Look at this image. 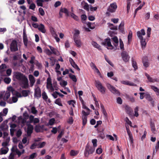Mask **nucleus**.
Here are the masks:
<instances>
[{
  "label": "nucleus",
  "instance_id": "1",
  "mask_svg": "<svg viewBox=\"0 0 159 159\" xmlns=\"http://www.w3.org/2000/svg\"><path fill=\"white\" fill-rule=\"evenodd\" d=\"M95 148L93 147L90 146L87 143L86 145L84 152V155L85 157H88L90 154H92L95 151Z\"/></svg>",
  "mask_w": 159,
  "mask_h": 159
},
{
  "label": "nucleus",
  "instance_id": "2",
  "mask_svg": "<svg viewBox=\"0 0 159 159\" xmlns=\"http://www.w3.org/2000/svg\"><path fill=\"white\" fill-rule=\"evenodd\" d=\"M95 84L96 87L98 89L102 94H104L105 93L106 89L103 86L102 84L98 80H95Z\"/></svg>",
  "mask_w": 159,
  "mask_h": 159
},
{
  "label": "nucleus",
  "instance_id": "3",
  "mask_svg": "<svg viewBox=\"0 0 159 159\" xmlns=\"http://www.w3.org/2000/svg\"><path fill=\"white\" fill-rule=\"evenodd\" d=\"M102 44L105 46H107V48L109 49H112L113 46L111 44V39H106L102 43Z\"/></svg>",
  "mask_w": 159,
  "mask_h": 159
},
{
  "label": "nucleus",
  "instance_id": "4",
  "mask_svg": "<svg viewBox=\"0 0 159 159\" xmlns=\"http://www.w3.org/2000/svg\"><path fill=\"white\" fill-rule=\"evenodd\" d=\"M14 77L17 80L21 81L27 78L23 74L19 72L14 73Z\"/></svg>",
  "mask_w": 159,
  "mask_h": 159
},
{
  "label": "nucleus",
  "instance_id": "5",
  "mask_svg": "<svg viewBox=\"0 0 159 159\" xmlns=\"http://www.w3.org/2000/svg\"><path fill=\"white\" fill-rule=\"evenodd\" d=\"M73 38L74 41L75 43V45L78 48H80L81 47L82 43L79 35L76 34H74Z\"/></svg>",
  "mask_w": 159,
  "mask_h": 159
},
{
  "label": "nucleus",
  "instance_id": "6",
  "mask_svg": "<svg viewBox=\"0 0 159 159\" xmlns=\"http://www.w3.org/2000/svg\"><path fill=\"white\" fill-rule=\"evenodd\" d=\"M107 86L108 89L113 93L118 96L120 95V93L119 91L116 89L114 87L110 84H107Z\"/></svg>",
  "mask_w": 159,
  "mask_h": 159
},
{
  "label": "nucleus",
  "instance_id": "7",
  "mask_svg": "<svg viewBox=\"0 0 159 159\" xmlns=\"http://www.w3.org/2000/svg\"><path fill=\"white\" fill-rule=\"evenodd\" d=\"M10 48L11 52H15L18 50L17 42L16 40H13L12 41L10 44Z\"/></svg>",
  "mask_w": 159,
  "mask_h": 159
},
{
  "label": "nucleus",
  "instance_id": "8",
  "mask_svg": "<svg viewBox=\"0 0 159 159\" xmlns=\"http://www.w3.org/2000/svg\"><path fill=\"white\" fill-rule=\"evenodd\" d=\"M117 8V6L115 3L111 4L109 7L107 11L110 12H113L115 11Z\"/></svg>",
  "mask_w": 159,
  "mask_h": 159
},
{
  "label": "nucleus",
  "instance_id": "9",
  "mask_svg": "<svg viewBox=\"0 0 159 159\" xmlns=\"http://www.w3.org/2000/svg\"><path fill=\"white\" fill-rule=\"evenodd\" d=\"M44 125L38 124L35 126L34 130L36 133L42 132L44 129Z\"/></svg>",
  "mask_w": 159,
  "mask_h": 159
},
{
  "label": "nucleus",
  "instance_id": "10",
  "mask_svg": "<svg viewBox=\"0 0 159 159\" xmlns=\"http://www.w3.org/2000/svg\"><path fill=\"white\" fill-rule=\"evenodd\" d=\"M121 55L123 61L125 62H127L129 60L130 57L126 52L123 51L121 53Z\"/></svg>",
  "mask_w": 159,
  "mask_h": 159
},
{
  "label": "nucleus",
  "instance_id": "11",
  "mask_svg": "<svg viewBox=\"0 0 159 159\" xmlns=\"http://www.w3.org/2000/svg\"><path fill=\"white\" fill-rule=\"evenodd\" d=\"M91 23L89 22H87L85 23L83 27L85 31L87 32H89L90 31V30L89 28H90L91 29H93L94 27H91Z\"/></svg>",
  "mask_w": 159,
  "mask_h": 159
},
{
  "label": "nucleus",
  "instance_id": "12",
  "mask_svg": "<svg viewBox=\"0 0 159 159\" xmlns=\"http://www.w3.org/2000/svg\"><path fill=\"white\" fill-rule=\"evenodd\" d=\"M27 127L26 133L28 136L30 137L33 132L34 129L33 126L31 125H28Z\"/></svg>",
  "mask_w": 159,
  "mask_h": 159
},
{
  "label": "nucleus",
  "instance_id": "13",
  "mask_svg": "<svg viewBox=\"0 0 159 159\" xmlns=\"http://www.w3.org/2000/svg\"><path fill=\"white\" fill-rule=\"evenodd\" d=\"M41 96V91L40 89V88L38 86L37 88L35 89L34 97L38 98H40Z\"/></svg>",
  "mask_w": 159,
  "mask_h": 159
},
{
  "label": "nucleus",
  "instance_id": "14",
  "mask_svg": "<svg viewBox=\"0 0 159 159\" xmlns=\"http://www.w3.org/2000/svg\"><path fill=\"white\" fill-rule=\"evenodd\" d=\"M23 37L24 44L25 47H27L28 43V39L27 36L25 33V29L23 30Z\"/></svg>",
  "mask_w": 159,
  "mask_h": 159
},
{
  "label": "nucleus",
  "instance_id": "15",
  "mask_svg": "<svg viewBox=\"0 0 159 159\" xmlns=\"http://www.w3.org/2000/svg\"><path fill=\"white\" fill-rule=\"evenodd\" d=\"M145 34V31L143 29L137 32V36L140 40L143 39V36Z\"/></svg>",
  "mask_w": 159,
  "mask_h": 159
},
{
  "label": "nucleus",
  "instance_id": "16",
  "mask_svg": "<svg viewBox=\"0 0 159 159\" xmlns=\"http://www.w3.org/2000/svg\"><path fill=\"white\" fill-rule=\"evenodd\" d=\"M48 47L51 51L52 54H53L57 56L60 55V52L57 49L50 45H49Z\"/></svg>",
  "mask_w": 159,
  "mask_h": 159
},
{
  "label": "nucleus",
  "instance_id": "17",
  "mask_svg": "<svg viewBox=\"0 0 159 159\" xmlns=\"http://www.w3.org/2000/svg\"><path fill=\"white\" fill-rule=\"evenodd\" d=\"M29 78L30 81V86L32 87L35 82V78L32 75L30 74L29 75Z\"/></svg>",
  "mask_w": 159,
  "mask_h": 159
},
{
  "label": "nucleus",
  "instance_id": "18",
  "mask_svg": "<svg viewBox=\"0 0 159 159\" xmlns=\"http://www.w3.org/2000/svg\"><path fill=\"white\" fill-rule=\"evenodd\" d=\"M145 75L147 77L148 79V80L149 81L153 83L154 82H159V80H157V79H152V77H151L147 73H145Z\"/></svg>",
  "mask_w": 159,
  "mask_h": 159
},
{
  "label": "nucleus",
  "instance_id": "19",
  "mask_svg": "<svg viewBox=\"0 0 159 159\" xmlns=\"http://www.w3.org/2000/svg\"><path fill=\"white\" fill-rule=\"evenodd\" d=\"M21 82L23 84V86H22L23 88L26 89L28 88V80L27 78Z\"/></svg>",
  "mask_w": 159,
  "mask_h": 159
},
{
  "label": "nucleus",
  "instance_id": "20",
  "mask_svg": "<svg viewBox=\"0 0 159 159\" xmlns=\"http://www.w3.org/2000/svg\"><path fill=\"white\" fill-rule=\"evenodd\" d=\"M125 109L126 110V112L129 115H131L133 112V110L132 108L128 105L125 106Z\"/></svg>",
  "mask_w": 159,
  "mask_h": 159
},
{
  "label": "nucleus",
  "instance_id": "21",
  "mask_svg": "<svg viewBox=\"0 0 159 159\" xmlns=\"http://www.w3.org/2000/svg\"><path fill=\"white\" fill-rule=\"evenodd\" d=\"M125 127L126 129V130L129 136V138L130 139L131 141H132L133 140V137L132 135L131 134V132L130 131L129 129V127L128 125H126Z\"/></svg>",
  "mask_w": 159,
  "mask_h": 159
},
{
  "label": "nucleus",
  "instance_id": "22",
  "mask_svg": "<svg viewBox=\"0 0 159 159\" xmlns=\"http://www.w3.org/2000/svg\"><path fill=\"white\" fill-rule=\"evenodd\" d=\"M38 30L41 32L42 33H44L46 32V30L45 29V26L43 24H40L39 25L38 28Z\"/></svg>",
  "mask_w": 159,
  "mask_h": 159
},
{
  "label": "nucleus",
  "instance_id": "23",
  "mask_svg": "<svg viewBox=\"0 0 159 159\" xmlns=\"http://www.w3.org/2000/svg\"><path fill=\"white\" fill-rule=\"evenodd\" d=\"M148 58L146 57H144L143 58V66L145 67H147L149 66V63L148 62Z\"/></svg>",
  "mask_w": 159,
  "mask_h": 159
},
{
  "label": "nucleus",
  "instance_id": "24",
  "mask_svg": "<svg viewBox=\"0 0 159 159\" xmlns=\"http://www.w3.org/2000/svg\"><path fill=\"white\" fill-rule=\"evenodd\" d=\"M112 39L113 41V44L114 46L117 48L118 44V40L117 38L116 37H115L112 38Z\"/></svg>",
  "mask_w": 159,
  "mask_h": 159
},
{
  "label": "nucleus",
  "instance_id": "25",
  "mask_svg": "<svg viewBox=\"0 0 159 159\" xmlns=\"http://www.w3.org/2000/svg\"><path fill=\"white\" fill-rule=\"evenodd\" d=\"M69 61L71 65L75 69L80 70V69L79 68L78 66L76 64H75L73 60L72 59H70L69 60Z\"/></svg>",
  "mask_w": 159,
  "mask_h": 159
},
{
  "label": "nucleus",
  "instance_id": "26",
  "mask_svg": "<svg viewBox=\"0 0 159 159\" xmlns=\"http://www.w3.org/2000/svg\"><path fill=\"white\" fill-rule=\"evenodd\" d=\"M150 127L151 130L152 132L153 133H155V132L156 131V129L155 128V124L152 121H150Z\"/></svg>",
  "mask_w": 159,
  "mask_h": 159
},
{
  "label": "nucleus",
  "instance_id": "27",
  "mask_svg": "<svg viewBox=\"0 0 159 159\" xmlns=\"http://www.w3.org/2000/svg\"><path fill=\"white\" fill-rule=\"evenodd\" d=\"M10 92L9 91H7L3 98L4 101H7L9 98L10 96Z\"/></svg>",
  "mask_w": 159,
  "mask_h": 159
},
{
  "label": "nucleus",
  "instance_id": "28",
  "mask_svg": "<svg viewBox=\"0 0 159 159\" xmlns=\"http://www.w3.org/2000/svg\"><path fill=\"white\" fill-rule=\"evenodd\" d=\"M30 92V91L29 90H23L21 93L23 96L26 97L28 96Z\"/></svg>",
  "mask_w": 159,
  "mask_h": 159
},
{
  "label": "nucleus",
  "instance_id": "29",
  "mask_svg": "<svg viewBox=\"0 0 159 159\" xmlns=\"http://www.w3.org/2000/svg\"><path fill=\"white\" fill-rule=\"evenodd\" d=\"M108 25L109 27L111 30H116L117 29V26H114L112 24L110 23H108Z\"/></svg>",
  "mask_w": 159,
  "mask_h": 159
},
{
  "label": "nucleus",
  "instance_id": "30",
  "mask_svg": "<svg viewBox=\"0 0 159 159\" xmlns=\"http://www.w3.org/2000/svg\"><path fill=\"white\" fill-rule=\"evenodd\" d=\"M92 45L95 48H96L98 49H101V47L96 42L94 41H92Z\"/></svg>",
  "mask_w": 159,
  "mask_h": 159
},
{
  "label": "nucleus",
  "instance_id": "31",
  "mask_svg": "<svg viewBox=\"0 0 159 159\" xmlns=\"http://www.w3.org/2000/svg\"><path fill=\"white\" fill-rule=\"evenodd\" d=\"M55 103L59 106H62V104L61 103V99L60 98L56 99L55 102Z\"/></svg>",
  "mask_w": 159,
  "mask_h": 159
},
{
  "label": "nucleus",
  "instance_id": "32",
  "mask_svg": "<svg viewBox=\"0 0 159 159\" xmlns=\"http://www.w3.org/2000/svg\"><path fill=\"white\" fill-rule=\"evenodd\" d=\"M124 22L123 21L122 22L119 26V29L121 32L124 31Z\"/></svg>",
  "mask_w": 159,
  "mask_h": 159
},
{
  "label": "nucleus",
  "instance_id": "33",
  "mask_svg": "<svg viewBox=\"0 0 159 159\" xmlns=\"http://www.w3.org/2000/svg\"><path fill=\"white\" fill-rule=\"evenodd\" d=\"M69 77L72 79L73 81L75 82H76L77 81V80L76 76L75 75L70 74L69 75Z\"/></svg>",
  "mask_w": 159,
  "mask_h": 159
},
{
  "label": "nucleus",
  "instance_id": "34",
  "mask_svg": "<svg viewBox=\"0 0 159 159\" xmlns=\"http://www.w3.org/2000/svg\"><path fill=\"white\" fill-rule=\"evenodd\" d=\"M132 37V32L131 30H130L129 32V34L128 36V39L129 42L130 41H131Z\"/></svg>",
  "mask_w": 159,
  "mask_h": 159
},
{
  "label": "nucleus",
  "instance_id": "35",
  "mask_svg": "<svg viewBox=\"0 0 159 159\" xmlns=\"http://www.w3.org/2000/svg\"><path fill=\"white\" fill-rule=\"evenodd\" d=\"M42 98L43 100H47L48 99V96L47 95L45 91H43L42 93Z\"/></svg>",
  "mask_w": 159,
  "mask_h": 159
},
{
  "label": "nucleus",
  "instance_id": "36",
  "mask_svg": "<svg viewBox=\"0 0 159 159\" xmlns=\"http://www.w3.org/2000/svg\"><path fill=\"white\" fill-rule=\"evenodd\" d=\"M31 112L33 114H36L38 112L37 110L36 109L35 107L33 106L31 108Z\"/></svg>",
  "mask_w": 159,
  "mask_h": 159
},
{
  "label": "nucleus",
  "instance_id": "37",
  "mask_svg": "<svg viewBox=\"0 0 159 159\" xmlns=\"http://www.w3.org/2000/svg\"><path fill=\"white\" fill-rule=\"evenodd\" d=\"M44 2L43 0H37L36 1V2L37 4V5L39 6L43 7V3L42 2Z\"/></svg>",
  "mask_w": 159,
  "mask_h": 159
},
{
  "label": "nucleus",
  "instance_id": "38",
  "mask_svg": "<svg viewBox=\"0 0 159 159\" xmlns=\"http://www.w3.org/2000/svg\"><path fill=\"white\" fill-rule=\"evenodd\" d=\"M78 153V152L74 150H71L70 153L71 156H75Z\"/></svg>",
  "mask_w": 159,
  "mask_h": 159
},
{
  "label": "nucleus",
  "instance_id": "39",
  "mask_svg": "<svg viewBox=\"0 0 159 159\" xmlns=\"http://www.w3.org/2000/svg\"><path fill=\"white\" fill-rule=\"evenodd\" d=\"M60 11L62 12H63L65 13L67 16H68L69 14H68V10L65 8H61L60 10Z\"/></svg>",
  "mask_w": 159,
  "mask_h": 159
},
{
  "label": "nucleus",
  "instance_id": "40",
  "mask_svg": "<svg viewBox=\"0 0 159 159\" xmlns=\"http://www.w3.org/2000/svg\"><path fill=\"white\" fill-rule=\"evenodd\" d=\"M140 40L142 47H145L146 44V42L145 39H143Z\"/></svg>",
  "mask_w": 159,
  "mask_h": 159
},
{
  "label": "nucleus",
  "instance_id": "41",
  "mask_svg": "<svg viewBox=\"0 0 159 159\" xmlns=\"http://www.w3.org/2000/svg\"><path fill=\"white\" fill-rule=\"evenodd\" d=\"M143 6V5H142L141 4L140 5V6L137 7L135 10L134 14V17H135L138 11L140 10L142 8V7Z\"/></svg>",
  "mask_w": 159,
  "mask_h": 159
},
{
  "label": "nucleus",
  "instance_id": "42",
  "mask_svg": "<svg viewBox=\"0 0 159 159\" xmlns=\"http://www.w3.org/2000/svg\"><path fill=\"white\" fill-rule=\"evenodd\" d=\"M134 116L137 117L139 115L138 113V111H139V107H136L134 109Z\"/></svg>",
  "mask_w": 159,
  "mask_h": 159
},
{
  "label": "nucleus",
  "instance_id": "43",
  "mask_svg": "<svg viewBox=\"0 0 159 159\" xmlns=\"http://www.w3.org/2000/svg\"><path fill=\"white\" fill-rule=\"evenodd\" d=\"M83 121V125H86L87 122V117L85 116H82Z\"/></svg>",
  "mask_w": 159,
  "mask_h": 159
},
{
  "label": "nucleus",
  "instance_id": "44",
  "mask_svg": "<svg viewBox=\"0 0 159 159\" xmlns=\"http://www.w3.org/2000/svg\"><path fill=\"white\" fill-rule=\"evenodd\" d=\"M121 83L124 84L129 85H133L134 83H129V82L127 81H122Z\"/></svg>",
  "mask_w": 159,
  "mask_h": 159
},
{
  "label": "nucleus",
  "instance_id": "45",
  "mask_svg": "<svg viewBox=\"0 0 159 159\" xmlns=\"http://www.w3.org/2000/svg\"><path fill=\"white\" fill-rule=\"evenodd\" d=\"M4 81L5 83L8 84L10 83L11 81V79L10 78L6 77L4 80Z\"/></svg>",
  "mask_w": 159,
  "mask_h": 159
},
{
  "label": "nucleus",
  "instance_id": "46",
  "mask_svg": "<svg viewBox=\"0 0 159 159\" xmlns=\"http://www.w3.org/2000/svg\"><path fill=\"white\" fill-rule=\"evenodd\" d=\"M9 141V139H7L5 142H3L2 143V145L4 147H6L8 145V143Z\"/></svg>",
  "mask_w": 159,
  "mask_h": 159
},
{
  "label": "nucleus",
  "instance_id": "47",
  "mask_svg": "<svg viewBox=\"0 0 159 159\" xmlns=\"http://www.w3.org/2000/svg\"><path fill=\"white\" fill-rule=\"evenodd\" d=\"M44 52L48 56H50L52 54L51 51L48 48L45 49Z\"/></svg>",
  "mask_w": 159,
  "mask_h": 159
},
{
  "label": "nucleus",
  "instance_id": "48",
  "mask_svg": "<svg viewBox=\"0 0 159 159\" xmlns=\"http://www.w3.org/2000/svg\"><path fill=\"white\" fill-rule=\"evenodd\" d=\"M67 103L69 105H72L73 107H75L74 104L75 103V102L74 100H71L68 101Z\"/></svg>",
  "mask_w": 159,
  "mask_h": 159
},
{
  "label": "nucleus",
  "instance_id": "49",
  "mask_svg": "<svg viewBox=\"0 0 159 159\" xmlns=\"http://www.w3.org/2000/svg\"><path fill=\"white\" fill-rule=\"evenodd\" d=\"M37 155L36 153H33L30 155L29 157V159H33Z\"/></svg>",
  "mask_w": 159,
  "mask_h": 159
},
{
  "label": "nucleus",
  "instance_id": "50",
  "mask_svg": "<svg viewBox=\"0 0 159 159\" xmlns=\"http://www.w3.org/2000/svg\"><path fill=\"white\" fill-rule=\"evenodd\" d=\"M51 84H52L51 79L50 77H49L47 78V86H48V85L51 86Z\"/></svg>",
  "mask_w": 159,
  "mask_h": 159
},
{
  "label": "nucleus",
  "instance_id": "51",
  "mask_svg": "<svg viewBox=\"0 0 159 159\" xmlns=\"http://www.w3.org/2000/svg\"><path fill=\"white\" fill-rule=\"evenodd\" d=\"M8 126L7 125H2L0 126V128L2 129V131H4L7 129L8 128Z\"/></svg>",
  "mask_w": 159,
  "mask_h": 159
},
{
  "label": "nucleus",
  "instance_id": "52",
  "mask_svg": "<svg viewBox=\"0 0 159 159\" xmlns=\"http://www.w3.org/2000/svg\"><path fill=\"white\" fill-rule=\"evenodd\" d=\"M84 9L86 10L87 11H89V8H90V6H89L88 4L85 3L84 6Z\"/></svg>",
  "mask_w": 159,
  "mask_h": 159
},
{
  "label": "nucleus",
  "instance_id": "53",
  "mask_svg": "<svg viewBox=\"0 0 159 159\" xmlns=\"http://www.w3.org/2000/svg\"><path fill=\"white\" fill-rule=\"evenodd\" d=\"M27 119L26 118H23L21 121V126L23 127L25 125V123L26 122L27 120Z\"/></svg>",
  "mask_w": 159,
  "mask_h": 159
},
{
  "label": "nucleus",
  "instance_id": "54",
  "mask_svg": "<svg viewBox=\"0 0 159 159\" xmlns=\"http://www.w3.org/2000/svg\"><path fill=\"white\" fill-rule=\"evenodd\" d=\"M55 120L54 118H52L50 119L48 123L50 125H52L54 123Z\"/></svg>",
  "mask_w": 159,
  "mask_h": 159
},
{
  "label": "nucleus",
  "instance_id": "55",
  "mask_svg": "<svg viewBox=\"0 0 159 159\" xmlns=\"http://www.w3.org/2000/svg\"><path fill=\"white\" fill-rule=\"evenodd\" d=\"M39 12L40 14L42 16H43L45 14L44 11L43 10V9L42 8H40L39 9Z\"/></svg>",
  "mask_w": 159,
  "mask_h": 159
},
{
  "label": "nucleus",
  "instance_id": "56",
  "mask_svg": "<svg viewBox=\"0 0 159 159\" xmlns=\"http://www.w3.org/2000/svg\"><path fill=\"white\" fill-rule=\"evenodd\" d=\"M120 48L121 49H124V45L123 41L121 39H120Z\"/></svg>",
  "mask_w": 159,
  "mask_h": 159
},
{
  "label": "nucleus",
  "instance_id": "57",
  "mask_svg": "<svg viewBox=\"0 0 159 159\" xmlns=\"http://www.w3.org/2000/svg\"><path fill=\"white\" fill-rule=\"evenodd\" d=\"M46 144L45 142H43L41 143H39V146L37 147L38 148H41L43 147Z\"/></svg>",
  "mask_w": 159,
  "mask_h": 159
},
{
  "label": "nucleus",
  "instance_id": "58",
  "mask_svg": "<svg viewBox=\"0 0 159 159\" xmlns=\"http://www.w3.org/2000/svg\"><path fill=\"white\" fill-rule=\"evenodd\" d=\"M8 148H7V149H1V154H5L8 152Z\"/></svg>",
  "mask_w": 159,
  "mask_h": 159
},
{
  "label": "nucleus",
  "instance_id": "59",
  "mask_svg": "<svg viewBox=\"0 0 159 159\" xmlns=\"http://www.w3.org/2000/svg\"><path fill=\"white\" fill-rule=\"evenodd\" d=\"M151 28L148 27L147 30V35L148 37H150L151 34Z\"/></svg>",
  "mask_w": 159,
  "mask_h": 159
},
{
  "label": "nucleus",
  "instance_id": "60",
  "mask_svg": "<svg viewBox=\"0 0 159 159\" xmlns=\"http://www.w3.org/2000/svg\"><path fill=\"white\" fill-rule=\"evenodd\" d=\"M67 122L68 123L70 124H73V120L72 117H70L69 118L68 120L67 121Z\"/></svg>",
  "mask_w": 159,
  "mask_h": 159
},
{
  "label": "nucleus",
  "instance_id": "61",
  "mask_svg": "<svg viewBox=\"0 0 159 159\" xmlns=\"http://www.w3.org/2000/svg\"><path fill=\"white\" fill-rule=\"evenodd\" d=\"M75 20L78 21L79 20V18L77 16H76L73 13H71L70 15Z\"/></svg>",
  "mask_w": 159,
  "mask_h": 159
},
{
  "label": "nucleus",
  "instance_id": "62",
  "mask_svg": "<svg viewBox=\"0 0 159 159\" xmlns=\"http://www.w3.org/2000/svg\"><path fill=\"white\" fill-rule=\"evenodd\" d=\"M67 83L66 81L65 80H62L60 83V84L62 86H65L67 85Z\"/></svg>",
  "mask_w": 159,
  "mask_h": 159
},
{
  "label": "nucleus",
  "instance_id": "63",
  "mask_svg": "<svg viewBox=\"0 0 159 159\" xmlns=\"http://www.w3.org/2000/svg\"><path fill=\"white\" fill-rule=\"evenodd\" d=\"M97 139H95L92 140V143H93L94 148L97 146Z\"/></svg>",
  "mask_w": 159,
  "mask_h": 159
},
{
  "label": "nucleus",
  "instance_id": "64",
  "mask_svg": "<svg viewBox=\"0 0 159 159\" xmlns=\"http://www.w3.org/2000/svg\"><path fill=\"white\" fill-rule=\"evenodd\" d=\"M36 7V6L35 4L34 3H32L30 4V6L29 8L30 9L33 10H34L35 8Z\"/></svg>",
  "mask_w": 159,
  "mask_h": 159
}]
</instances>
